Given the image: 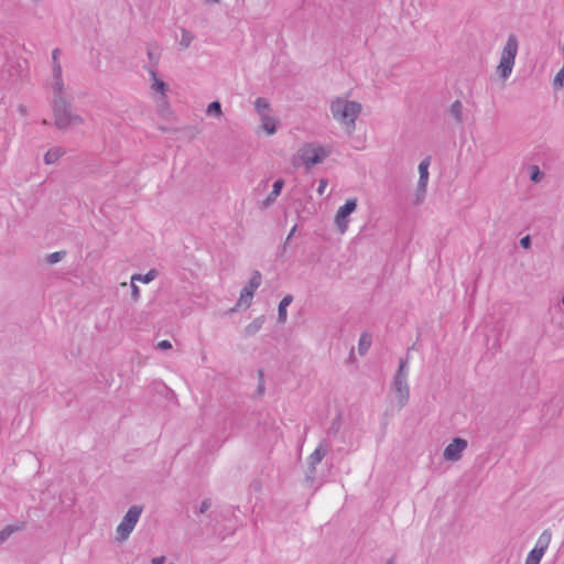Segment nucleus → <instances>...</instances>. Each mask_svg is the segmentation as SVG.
Returning <instances> with one entry per match:
<instances>
[{"label": "nucleus", "mask_w": 564, "mask_h": 564, "mask_svg": "<svg viewBox=\"0 0 564 564\" xmlns=\"http://www.w3.org/2000/svg\"><path fill=\"white\" fill-rule=\"evenodd\" d=\"M52 109L54 116V126L59 130H65L70 126L83 124L84 119L73 112L72 104L64 98V93L53 94Z\"/></svg>", "instance_id": "obj_1"}, {"label": "nucleus", "mask_w": 564, "mask_h": 564, "mask_svg": "<svg viewBox=\"0 0 564 564\" xmlns=\"http://www.w3.org/2000/svg\"><path fill=\"white\" fill-rule=\"evenodd\" d=\"M361 104L337 97L330 102V112L334 119L347 127L355 128V122L361 112Z\"/></svg>", "instance_id": "obj_2"}, {"label": "nucleus", "mask_w": 564, "mask_h": 564, "mask_svg": "<svg viewBox=\"0 0 564 564\" xmlns=\"http://www.w3.org/2000/svg\"><path fill=\"white\" fill-rule=\"evenodd\" d=\"M518 39L514 34H510L503 46L497 72L502 79H507L513 68L514 59L518 53Z\"/></svg>", "instance_id": "obj_3"}, {"label": "nucleus", "mask_w": 564, "mask_h": 564, "mask_svg": "<svg viewBox=\"0 0 564 564\" xmlns=\"http://www.w3.org/2000/svg\"><path fill=\"white\" fill-rule=\"evenodd\" d=\"M142 512L143 507L139 505H133L128 509L116 530L118 541L123 542L129 538Z\"/></svg>", "instance_id": "obj_4"}, {"label": "nucleus", "mask_w": 564, "mask_h": 564, "mask_svg": "<svg viewBox=\"0 0 564 564\" xmlns=\"http://www.w3.org/2000/svg\"><path fill=\"white\" fill-rule=\"evenodd\" d=\"M329 448H330V442L327 438L321 440L318 446L307 458V463H308L307 478H310L312 480L315 478L316 465L323 460V458L328 453Z\"/></svg>", "instance_id": "obj_5"}, {"label": "nucleus", "mask_w": 564, "mask_h": 564, "mask_svg": "<svg viewBox=\"0 0 564 564\" xmlns=\"http://www.w3.org/2000/svg\"><path fill=\"white\" fill-rule=\"evenodd\" d=\"M327 156V152L322 147L305 145L301 150L303 164L310 169L313 165L322 163Z\"/></svg>", "instance_id": "obj_6"}, {"label": "nucleus", "mask_w": 564, "mask_h": 564, "mask_svg": "<svg viewBox=\"0 0 564 564\" xmlns=\"http://www.w3.org/2000/svg\"><path fill=\"white\" fill-rule=\"evenodd\" d=\"M262 275L259 271H253L248 284L241 290L238 305L249 307L253 297L254 291L260 286Z\"/></svg>", "instance_id": "obj_7"}, {"label": "nucleus", "mask_w": 564, "mask_h": 564, "mask_svg": "<svg viewBox=\"0 0 564 564\" xmlns=\"http://www.w3.org/2000/svg\"><path fill=\"white\" fill-rule=\"evenodd\" d=\"M357 208V199H347L346 203L340 206L336 213L335 224L340 232H345L348 227V216L354 213Z\"/></svg>", "instance_id": "obj_8"}, {"label": "nucleus", "mask_w": 564, "mask_h": 564, "mask_svg": "<svg viewBox=\"0 0 564 564\" xmlns=\"http://www.w3.org/2000/svg\"><path fill=\"white\" fill-rule=\"evenodd\" d=\"M468 443L462 437H455L444 449L443 457L447 462H457L462 458L463 452L467 448Z\"/></svg>", "instance_id": "obj_9"}, {"label": "nucleus", "mask_w": 564, "mask_h": 564, "mask_svg": "<svg viewBox=\"0 0 564 564\" xmlns=\"http://www.w3.org/2000/svg\"><path fill=\"white\" fill-rule=\"evenodd\" d=\"M392 390L394 392L398 409H403L408 404L410 398V389L408 381L402 379H393Z\"/></svg>", "instance_id": "obj_10"}, {"label": "nucleus", "mask_w": 564, "mask_h": 564, "mask_svg": "<svg viewBox=\"0 0 564 564\" xmlns=\"http://www.w3.org/2000/svg\"><path fill=\"white\" fill-rule=\"evenodd\" d=\"M52 89H53V94L64 93V82L62 78L61 63H56V65H52Z\"/></svg>", "instance_id": "obj_11"}, {"label": "nucleus", "mask_w": 564, "mask_h": 564, "mask_svg": "<svg viewBox=\"0 0 564 564\" xmlns=\"http://www.w3.org/2000/svg\"><path fill=\"white\" fill-rule=\"evenodd\" d=\"M148 72L152 79V85H151L152 89L164 96L169 89L167 84H165L162 79H160L158 77V73H156L155 68L149 67Z\"/></svg>", "instance_id": "obj_12"}, {"label": "nucleus", "mask_w": 564, "mask_h": 564, "mask_svg": "<svg viewBox=\"0 0 564 564\" xmlns=\"http://www.w3.org/2000/svg\"><path fill=\"white\" fill-rule=\"evenodd\" d=\"M261 120V128L268 133V134H274L278 131V123L279 120L272 117L270 113L262 115Z\"/></svg>", "instance_id": "obj_13"}, {"label": "nucleus", "mask_w": 564, "mask_h": 564, "mask_svg": "<svg viewBox=\"0 0 564 564\" xmlns=\"http://www.w3.org/2000/svg\"><path fill=\"white\" fill-rule=\"evenodd\" d=\"M283 185H284V181L282 178H279L273 183L272 192L268 195V197L262 203L263 207H269L270 205H272L275 202L276 197L281 194Z\"/></svg>", "instance_id": "obj_14"}, {"label": "nucleus", "mask_w": 564, "mask_h": 564, "mask_svg": "<svg viewBox=\"0 0 564 564\" xmlns=\"http://www.w3.org/2000/svg\"><path fill=\"white\" fill-rule=\"evenodd\" d=\"M552 539V533L549 529L544 530L541 535L539 536L536 544L533 549V551H539L540 553L544 554L545 551L549 547V544Z\"/></svg>", "instance_id": "obj_15"}, {"label": "nucleus", "mask_w": 564, "mask_h": 564, "mask_svg": "<svg viewBox=\"0 0 564 564\" xmlns=\"http://www.w3.org/2000/svg\"><path fill=\"white\" fill-rule=\"evenodd\" d=\"M65 154V150L61 147H55V148H52L50 149L45 154H44V162L45 164L47 165H51V164H54L55 162H57L63 155Z\"/></svg>", "instance_id": "obj_16"}, {"label": "nucleus", "mask_w": 564, "mask_h": 564, "mask_svg": "<svg viewBox=\"0 0 564 564\" xmlns=\"http://www.w3.org/2000/svg\"><path fill=\"white\" fill-rule=\"evenodd\" d=\"M293 296L292 295H285L281 302L279 303L278 307V322L283 324L286 322V307L292 303Z\"/></svg>", "instance_id": "obj_17"}, {"label": "nucleus", "mask_w": 564, "mask_h": 564, "mask_svg": "<svg viewBox=\"0 0 564 564\" xmlns=\"http://www.w3.org/2000/svg\"><path fill=\"white\" fill-rule=\"evenodd\" d=\"M264 321H265V318L263 315L254 318L250 324H248L246 326V328H245L246 335H248V336L256 335L262 328Z\"/></svg>", "instance_id": "obj_18"}, {"label": "nucleus", "mask_w": 564, "mask_h": 564, "mask_svg": "<svg viewBox=\"0 0 564 564\" xmlns=\"http://www.w3.org/2000/svg\"><path fill=\"white\" fill-rule=\"evenodd\" d=\"M372 337L369 333H362L358 343V351L360 355H365L371 346Z\"/></svg>", "instance_id": "obj_19"}, {"label": "nucleus", "mask_w": 564, "mask_h": 564, "mask_svg": "<svg viewBox=\"0 0 564 564\" xmlns=\"http://www.w3.org/2000/svg\"><path fill=\"white\" fill-rule=\"evenodd\" d=\"M254 108L260 118H262V115L270 113V104L265 98L258 97L254 101Z\"/></svg>", "instance_id": "obj_20"}, {"label": "nucleus", "mask_w": 564, "mask_h": 564, "mask_svg": "<svg viewBox=\"0 0 564 564\" xmlns=\"http://www.w3.org/2000/svg\"><path fill=\"white\" fill-rule=\"evenodd\" d=\"M158 271L155 269L149 270L145 274H133L131 280L132 282L141 281L143 283H149L153 281L158 276Z\"/></svg>", "instance_id": "obj_21"}, {"label": "nucleus", "mask_w": 564, "mask_h": 564, "mask_svg": "<svg viewBox=\"0 0 564 564\" xmlns=\"http://www.w3.org/2000/svg\"><path fill=\"white\" fill-rule=\"evenodd\" d=\"M449 111L458 123L463 121V104L459 100L452 104Z\"/></svg>", "instance_id": "obj_22"}, {"label": "nucleus", "mask_w": 564, "mask_h": 564, "mask_svg": "<svg viewBox=\"0 0 564 564\" xmlns=\"http://www.w3.org/2000/svg\"><path fill=\"white\" fill-rule=\"evenodd\" d=\"M406 368H408V360L400 358L399 368H398L397 372L394 373L393 379L406 380V377H408Z\"/></svg>", "instance_id": "obj_23"}, {"label": "nucleus", "mask_w": 564, "mask_h": 564, "mask_svg": "<svg viewBox=\"0 0 564 564\" xmlns=\"http://www.w3.org/2000/svg\"><path fill=\"white\" fill-rule=\"evenodd\" d=\"M181 33H182V36H181V40H180V46L183 47V48H187L192 44V42L195 39V36L193 35L192 32H189L186 29H182Z\"/></svg>", "instance_id": "obj_24"}, {"label": "nucleus", "mask_w": 564, "mask_h": 564, "mask_svg": "<svg viewBox=\"0 0 564 564\" xmlns=\"http://www.w3.org/2000/svg\"><path fill=\"white\" fill-rule=\"evenodd\" d=\"M429 165H430V159L429 158L424 159L419 164V173H420L419 181H422V183L429 181V171H427Z\"/></svg>", "instance_id": "obj_25"}, {"label": "nucleus", "mask_w": 564, "mask_h": 564, "mask_svg": "<svg viewBox=\"0 0 564 564\" xmlns=\"http://www.w3.org/2000/svg\"><path fill=\"white\" fill-rule=\"evenodd\" d=\"M67 252L65 250L55 251L46 256V262L50 264L57 263L62 261L66 257Z\"/></svg>", "instance_id": "obj_26"}, {"label": "nucleus", "mask_w": 564, "mask_h": 564, "mask_svg": "<svg viewBox=\"0 0 564 564\" xmlns=\"http://www.w3.org/2000/svg\"><path fill=\"white\" fill-rule=\"evenodd\" d=\"M207 115L208 116H216V117H220L223 111H221V105L219 101H213L208 105L207 107V110H206Z\"/></svg>", "instance_id": "obj_27"}, {"label": "nucleus", "mask_w": 564, "mask_h": 564, "mask_svg": "<svg viewBox=\"0 0 564 564\" xmlns=\"http://www.w3.org/2000/svg\"><path fill=\"white\" fill-rule=\"evenodd\" d=\"M341 427V419L340 415H337L330 423L327 434L337 435Z\"/></svg>", "instance_id": "obj_28"}, {"label": "nucleus", "mask_w": 564, "mask_h": 564, "mask_svg": "<svg viewBox=\"0 0 564 564\" xmlns=\"http://www.w3.org/2000/svg\"><path fill=\"white\" fill-rule=\"evenodd\" d=\"M544 554L539 551H531L525 560V564H539Z\"/></svg>", "instance_id": "obj_29"}, {"label": "nucleus", "mask_w": 564, "mask_h": 564, "mask_svg": "<svg viewBox=\"0 0 564 564\" xmlns=\"http://www.w3.org/2000/svg\"><path fill=\"white\" fill-rule=\"evenodd\" d=\"M13 532H14V528L12 525H7L3 530H1L0 531V543H3Z\"/></svg>", "instance_id": "obj_30"}, {"label": "nucleus", "mask_w": 564, "mask_h": 564, "mask_svg": "<svg viewBox=\"0 0 564 564\" xmlns=\"http://www.w3.org/2000/svg\"><path fill=\"white\" fill-rule=\"evenodd\" d=\"M258 376H259V384H258V389H257V392L258 394H263L264 393V390H265V384H264V373H263V370H258Z\"/></svg>", "instance_id": "obj_31"}, {"label": "nucleus", "mask_w": 564, "mask_h": 564, "mask_svg": "<svg viewBox=\"0 0 564 564\" xmlns=\"http://www.w3.org/2000/svg\"><path fill=\"white\" fill-rule=\"evenodd\" d=\"M148 57L152 63L151 67L155 68V66L159 63V57H160L159 53H154L151 48H148Z\"/></svg>", "instance_id": "obj_32"}, {"label": "nucleus", "mask_w": 564, "mask_h": 564, "mask_svg": "<svg viewBox=\"0 0 564 564\" xmlns=\"http://www.w3.org/2000/svg\"><path fill=\"white\" fill-rule=\"evenodd\" d=\"M210 507H212V500L209 498H205L200 502V506L198 507V512L205 513Z\"/></svg>", "instance_id": "obj_33"}, {"label": "nucleus", "mask_w": 564, "mask_h": 564, "mask_svg": "<svg viewBox=\"0 0 564 564\" xmlns=\"http://www.w3.org/2000/svg\"><path fill=\"white\" fill-rule=\"evenodd\" d=\"M530 178L534 183L540 182V180H541V172H540V170H539V167L536 165L532 166V173H531Z\"/></svg>", "instance_id": "obj_34"}, {"label": "nucleus", "mask_w": 564, "mask_h": 564, "mask_svg": "<svg viewBox=\"0 0 564 564\" xmlns=\"http://www.w3.org/2000/svg\"><path fill=\"white\" fill-rule=\"evenodd\" d=\"M426 186H427V182H423V185H422V181H419L417 183V200L420 202L421 200V195L423 196L426 192Z\"/></svg>", "instance_id": "obj_35"}, {"label": "nucleus", "mask_w": 564, "mask_h": 564, "mask_svg": "<svg viewBox=\"0 0 564 564\" xmlns=\"http://www.w3.org/2000/svg\"><path fill=\"white\" fill-rule=\"evenodd\" d=\"M131 296H132V300L133 301H138L139 297H140V290L139 288L134 284V282L131 281Z\"/></svg>", "instance_id": "obj_36"}, {"label": "nucleus", "mask_w": 564, "mask_h": 564, "mask_svg": "<svg viewBox=\"0 0 564 564\" xmlns=\"http://www.w3.org/2000/svg\"><path fill=\"white\" fill-rule=\"evenodd\" d=\"M156 348L160 349V350H167V349H171L172 348V344L171 341L164 339V340H161L158 345H156Z\"/></svg>", "instance_id": "obj_37"}, {"label": "nucleus", "mask_w": 564, "mask_h": 564, "mask_svg": "<svg viewBox=\"0 0 564 564\" xmlns=\"http://www.w3.org/2000/svg\"><path fill=\"white\" fill-rule=\"evenodd\" d=\"M61 50L54 48L52 51V65H56V63H59V56H61Z\"/></svg>", "instance_id": "obj_38"}, {"label": "nucleus", "mask_w": 564, "mask_h": 564, "mask_svg": "<svg viewBox=\"0 0 564 564\" xmlns=\"http://www.w3.org/2000/svg\"><path fill=\"white\" fill-rule=\"evenodd\" d=\"M564 80V75L562 73V68L558 70V73L554 77V85L555 86H562Z\"/></svg>", "instance_id": "obj_39"}, {"label": "nucleus", "mask_w": 564, "mask_h": 564, "mask_svg": "<svg viewBox=\"0 0 564 564\" xmlns=\"http://www.w3.org/2000/svg\"><path fill=\"white\" fill-rule=\"evenodd\" d=\"M520 246L523 249H529L531 247V238H530V236H524L523 238H521L520 239Z\"/></svg>", "instance_id": "obj_40"}, {"label": "nucleus", "mask_w": 564, "mask_h": 564, "mask_svg": "<svg viewBox=\"0 0 564 564\" xmlns=\"http://www.w3.org/2000/svg\"><path fill=\"white\" fill-rule=\"evenodd\" d=\"M326 185H327V181H326V180H321V181H319V185H318V189H317V192H318L319 194H323L324 188L326 187Z\"/></svg>", "instance_id": "obj_41"}, {"label": "nucleus", "mask_w": 564, "mask_h": 564, "mask_svg": "<svg viewBox=\"0 0 564 564\" xmlns=\"http://www.w3.org/2000/svg\"><path fill=\"white\" fill-rule=\"evenodd\" d=\"M165 562V556H156L154 558H152V564H164Z\"/></svg>", "instance_id": "obj_42"}, {"label": "nucleus", "mask_w": 564, "mask_h": 564, "mask_svg": "<svg viewBox=\"0 0 564 564\" xmlns=\"http://www.w3.org/2000/svg\"><path fill=\"white\" fill-rule=\"evenodd\" d=\"M296 228H297V226L295 225V226L291 229L290 234H289V235H288V237H286L285 245L289 242V240H290V239L292 238V236L295 234Z\"/></svg>", "instance_id": "obj_43"}, {"label": "nucleus", "mask_w": 564, "mask_h": 564, "mask_svg": "<svg viewBox=\"0 0 564 564\" xmlns=\"http://www.w3.org/2000/svg\"><path fill=\"white\" fill-rule=\"evenodd\" d=\"M386 564H395L394 557L389 558Z\"/></svg>", "instance_id": "obj_44"}, {"label": "nucleus", "mask_w": 564, "mask_h": 564, "mask_svg": "<svg viewBox=\"0 0 564 564\" xmlns=\"http://www.w3.org/2000/svg\"><path fill=\"white\" fill-rule=\"evenodd\" d=\"M214 2H218L219 0H213Z\"/></svg>", "instance_id": "obj_45"}, {"label": "nucleus", "mask_w": 564, "mask_h": 564, "mask_svg": "<svg viewBox=\"0 0 564 564\" xmlns=\"http://www.w3.org/2000/svg\"><path fill=\"white\" fill-rule=\"evenodd\" d=\"M34 2H36L37 0H33Z\"/></svg>", "instance_id": "obj_46"}]
</instances>
